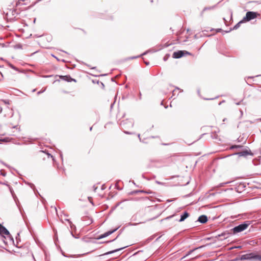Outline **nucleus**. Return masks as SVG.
Listing matches in <instances>:
<instances>
[{"label": "nucleus", "mask_w": 261, "mask_h": 261, "mask_svg": "<svg viewBox=\"0 0 261 261\" xmlns=\"http://www.w3.org/2000/svg\"><path fill=\"white\" fill-rule=\"evenodd\" d=\"M249 225L248 221H246L244 223L241 224L231 229V231L233 234H236L241 232L244 230L246 229Z\"/></svg>", "instance_id": "f257e3e1"}, {"label": "nucleus", "mask_w": 261, "mask_h": 261, "mask_svg": "<svg viewBox=\"0 0 261 261\" xmlns=\"http://www.w3.org/2000/svg\"><path fill=\"white\" fill-rule=\"evenodd\" d=\"M259 14L257 12L249 11L246 14V16L243 18V21H248L257 17Z\"/></svg>", "instance_id": "f03ea898"}, {"label": "nucleus", "mask_w": 261, "mask_h": 261, "mask_svg": "<svg viewBox=\"0 0 261 261\" xmlns=\"http://www.w3.org/2000/svg\"><path fill=\"white\" fill-rule=\"evenodd\" d=\"M121 125L123 128L127 129L134 126V122L131 119H126L121 122Z\"/></svg>", "instance_id": "7ed1b4c3"}, {"label": "nucleus", "mask_w": 261, "mask_h": 261, "mask_svg": "<svg viewBox=\"0 0 261 261\" xmlns=\"http://www.w3.org/2000/svg\"><path fill=\"white\" fill-rule=\"evenodd\" d=\"M186 55H190V53L188 51L185 50H179L177 51L174 52L172 57L175 59L180 58Z\"/></svg>", "instance_id": "20e7f679"}, {"label": "nucleus", "mask_w": 261, "mask_h": 261, "mask_svg": "<svg viewBox=\"0 0 261 261\" xmlns=\"http://www.w3.org/2000/svg\"><path fill=\"white\" fill-rule=\"evenodd\" d=\"M63 215L64 216H66V217H67V216H68V215H65V214H64V213H62V214H61L60 216H59V215H58V216H59V218H60V221H61L63 223H64L65 222V221H66V222H68V223L69 224V225H70V227H71V229H72V228H73L75 227V226H74V225L72 223V222L70 221V220H69V219H63V215Z\"/></svg>", "instance_id": "39448f33"}, {"label": "nucleus", "mask_w": 261, "mask_h": 261, "mask_svg": "<svg viewBox=\"0 0 261 261\" xmlns=\"http://www.w3.org/2000/svg\"><path fill=\"white\" fill-rule=\"evenodd\" d=\"M235 154H237L239 156H246L248 155H253V153L250 150H243L242 151L237 152Z\"/></svg>", "instance_id": "423d86ee"}, {"label": "nucleus", "mask_w": 261, "mask_h": 261, "mask_svg": "<svg viewBox=\"0 0 261 261\" xmlns=\"http://www.w3.org/2000/svg\"><path fill=\"white\" fill-rule=\"evenodd\" d=\"M0 234L3 236L4 234L8 236L9 237L11 238V236L9 232V231L3 226H2L0 224Z\"/></svg>", "instance_id": "0eeeda50"}, {"label": "nucleus", "mask_w": 261, "mask_h": 261, "mask_svg": "<svg viewBox=\"0 0 261 261\" xmlns=\"http://www.w3.org/2000/svg\"><path fill=\"white\" fill-rule=\"evenodd\" d=\"M253 253H248L242 255L241 256V260H252L253 256Z\"/></svg>", "instance_id": "6e6552de"}, {"label": "nucleus", "mask_w": 261, "mask_h": 261, "mask_svg": "<svg viewBox=\"0 0 261 261\" xmlns=\"http://www.w3.org/2000/svg\"><path fill=\"white\" fill-rule=\"evenodd\" d=\"M118 228H116L113 230L108 231L104 233L103 234H101L99 237L98 239H102V238H106V237L109 236V235L112 234L113 232H114L115 231H116L118 229Z\"/></svg>", "instance_id": "1a4fd4ad"}, {"label": "nucleus", "mask_w": 261, "mask_h": 261, "mask_svg": "<svg viewBox=\"0 0 261 261\" xmlns=\"http://www.w3.org/2000/svg\"><path fill=\"white\" fill-rule=\"evenodd\" d=\"M60 77L63 80H64V81H67L68 82H71V81H74L75 82V80L73 79H72L70 76L69 75H65V76H63V75H61L60 76Z\"/></svg>", "instance_id": "9d476101"}, {"label": "nucleus", "mask_w": 261, "mask_h": 261, "mask_svg": "<svg viewBox=\"0 0 261 261\" xmlns=\"http://www.w3.org/2000/svg\"><path fill=\"white\" fill-rule=\"evenodd\" d=\"M198 221L203 224L207 222V218L205 215H201L198 218Z\"/></svg>", "instance_id": "9b49d317"}, {"label": "nucleus", "mask_w": 261, "mask_h": 261, "mask_svg": "<svg viewBox=\"0 0 261 261\" xmlns=\"http://www.w3.org/2000/svg\"><path fill=\"white\" fill-rule=\"evenodd\" d=\"M189 216V214L188 212H185L184 213L181 215L180 219L179 220V222L184 221L186 218H187Z\"/></svg>", "instance_id": "f8f14e48"}, {"label": "nucleus", "mask_w": 261, "mask_h": 261, "mask_svg": "<svg viewBox=\"0 0 261 261\" xmlns=\"http://www.w3.org/2000/svg\"><path fill=\"white\" fill-rule=\"evenodd\" d=\"M252 260L253 261H261V255L253 254Z\"/></svg>", "instance_id": "ddd939ff"}, {"label": "nucleus", "mask_w": 261, "mask_h": 261, "mask_svg": "<svg viewBox=\"0 0 261 261\" xmlns=\"http://www.w3.org/2000/svg\"><path fill=\"white\" fill-rule=\"evenodd\" d=\"M228 236H229V233L225 232L222 233L220 234H219L217 237L219 238V237H224L223 239H225L227 238L228 237ZM221 240H222L223 239H221Z\"/></svg>", "instance_id": "4468645a"}, {"label": "nucleus", "mask_w": 261, "mask_h": 261, "mask_svg": "<svg viewBox=\"0 0 261 261\" xmlns=\"http://www.w3.org/2000/svg\"><path fill=\"white\" fill-rule=\"evenodd\" d=\"M125 247H122L121 248L117 249H115L114 250L105 253L103 255H108V254H112L113 253H114V252H116L118 251L119 250H122V249H123Z\"/></svg>", "instance_id": "2eb2a0df"}, {"label": "nucleus", "mask_w": 261, "mask_h": 261, "mask_svg": "<svg viewBox=\"0 0 261 261\" xmlns=\"http://www.w3.org/2000/svg\"><path fill=\"white\" fill-rule=\"evenodd\" d=\"M25 0H17L16 2V6H18L19 5H23L22 3L23 2H24Z\"/></svg>", "instance_id": "dca6fc26"}, {"label": "nucleus", "mask_w": 261, "mask_h": 261, "mask_svg": "<svg viewBox=\"0 0 261 261\" xmlns=\"http://www.w3.org/2000/svg\"><path fill=\"white\" fill-rule=\"evenodd\" d=\"M243 21L242 20V21L238 23L236 25H235L234 27H233V29H237L240 27V23H241Z\"/></svg>", "instance_id": "f3484780"}, {"label": "nucleus", "mask_w": 261, "mask_h": 261, "mask_svg": "<svg viewBox=\"0 0 261 261\" xmlns=\"http://www.w3.org/2000/svg\"><path fill=\"white\" fill-rule=\"evenodd\" d=\"M10 67L12 69H14V70H16V71H17V70H18L17 68L16 67H15L14 65H12V64H10Z\"/></svg>", "instance_id": "a211bd4d"}, {"label": "nucleus", "mask_w": 261, "mask_h": 261, "mask_svg": "<svg viewBox=\"0 0 261 261\" xmlns=\"http://www.w3.org/2000/svg\"><path fill=\"white\" fill-rule=\"evenodd\" d=\"M240 147H241V146H240V145H233L231 147V148L233 149V148H240Z\"/></svg>", "instance_id": "6ab92c4d"}, {"label": "nucleus", "mask_w": 261, "mask_h": 261, "mask_svg": "<svg viewBox=\"0 0 261 261\" xmlns=\"http://www.w3.org/2000/svg\"><path fill=\"white\" fill-rule=\"evenodd\" d=\"M211 9V7H208V8L205 7V8H204L203 9V11H202V13L204 11H205V10H209V9Z\"/></svg>", "instance_id": "aec40b11"}, {"label": "nucleus", "mask_w": 261, "mask_h": 261, "mask_svg": "<svg viewBox=\"0 0 261 261\" xmlns=\"http://www.w3.org/2000/svg\"><path fill=\"white\" fill-rule=\"evenodd\" d=\"M168 57L169 56L168 55H166L164 57V61H166L167 60V59L168 58Z\"/></svg>", "instance_id": "412c9836"}, {"label": "nucleus", "mask_w": 261, "mask_h": 261, "mask_svg": "<svg viewBox=\"0 0 261 261\" xmlns=\"http://www.w3.org/2000/svg\"><path fill=\"white\" fill-rule=\"evenodd\" d=\"M176 90H179V89L178 88H176L173 91V95H174L175 94V91Z\"/></svg>", "instance_id": "4be33fe9"}, {"label": "nucleus", "mask_w": 261, "mask_h": 261, "mask_svg": "<svg viewBox=\"0 0 261 261\" xmlns=\"http://www.w3.org/2000/svg\"><path fill=\"white\" fill-rule=\"evenodd\" d=\"M44 91H45V90H44L43 91H40L38 92L37 94L39 95V94L43 93Z\"/></svg>", "instance_id": "5701e85b"}, {"label": "nucleus", "mask_w": 261, "mask_h": 261, "mask_svg": "<svg viewBox=\"0 0 261 261\" xmlns=\"http://www.w3.org/2000/svg\"><path fill=\"white\" fill-rule=\"evenodd\" d=\"M124 133L126 134H132L131 133L127 132V131H124Z\"/></svg>", "instance_id": "b1692460"}, {"label": "nucleus", "mask_w": 261, "mask_h": 261, "mask_svg": "<svg viewBox=\"0 0 261 261\" xmlns=\"http://www.w3.org/2000/svg\"><path fill=\"white\" fill-rule=\"evenodd\" d=\"M47 156H48V158H49V157H50V156L51 158H53V156L50 154H49V153H47Z\"/></svg>", "instance_id": "393cba45"}, {"label": "nucleus", "mask_w": 261, "mask_h": 261, "mask_svg": "<svg viewBox=\"0 0 261 261\" xmlns=\"http://www.w3.org/2000/svg\"><path fill=\"white\" fill-rule=\"evenodd\" d=\"M139 56H137V57H132L131 59H135V58H138L139 57Z\"/></svg>", "instance_id": "a878e982"}, {"label": "nucleus", "mask_w": 261, "mask_h": 261, "mask_svg": "<svg viewBox=\"0 0 261 261\" xmlns=\"http://www.w3.org/2000/svg\"><path fill=\"white\" fill-rule=\"evenodd\" d=\"M147 54V51L144 53L143 54H142L141 56L146 55Z\"/></svg>", "instance_id": "bb28decb"}, {"label": "nucleus", "mask_w": 261, "mask_h": 261, "mask_svg": "<svg viewBox=\"0 0 261 261\" xmlns=\"http://www.w3.org/2000/svg\"><path fill=\"white\" fill-rule=\"evenodd\" d=\"M145 63L147 65H148L149 64V63H148V62H145Z\"/></svg>", "instance_id": "cd10ccee"}, {"label": "nucleus", "mask_w": 261, "mask_h": 261, "mask_svg": "<svg viewBox=\"0 0 261 261\" xmlns=\"http://www.w3.org/2000/svg\"><path fill=\"white\" fill-rule=\"evenodd\" d=\"M156 182L158 183V184H161V183L160 182L158 181H156Z\"/></svg>", "instance_id": "c85d7f7f"}, {"label": "nucleus", "mask_w": 261, "mask_h": 261, "mask_svg": "<svg viewBox=\"0 0 261 261\" xmlns=\"http://www.w3.org/2000/svg\"><path fill=\"white\" fill-rule=\"evenodd\" d=\"M221 30V29H218V30H217V32H219V31H220Z\"/></svg>", "instance_id": "c756f323"}, {"label": "nucleus", "mask_w": 261, "mask_h": 261, "mask_svg": "<svg viewBox=\"0 0 261 261\" xmlns=\"http://www.w3.org/2000/svg\"><path fill=\"white\" fill-rule=\"evenodd\" d=\"M70 232L72 236H73V234L72 232L71 231H70Z\"/></svg>", "instance_id": "7c9ffc66"}, {"label": "nucleus", "mask_w": 261, "mask_h": 261, "mask_svg": "<svg viewBox=\"0 0 261 261\" xmlns=\"http://www.w3.org/2000/svg\"><path fill=\"white\" fill-rule=\"evenodd\" d=\"M171 217V216L170 217H167L166 219H169V218Z\"/></svg>", "instance_id": "2f4dec72"}, {"label": "nucleus", "mask_w": 261, "mask_h": 261, "mask_svg": "<svg viewBox=\"0 0 261 261\" xmlns=\"http://www.w3.org/2000/svg\"><path fill=\"white\" fill-rule=\"evenodd\" d=\"M138 137L140 138V134H138Z\"/></svg>", "instance_id": "473e14b6"}]
</instances>
